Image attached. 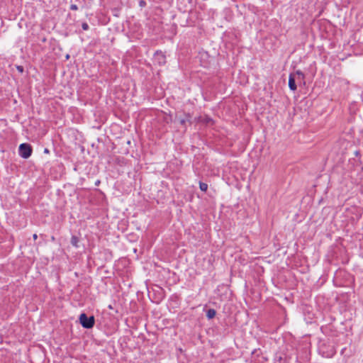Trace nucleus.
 <instances>
[{"mask_svg":"<svg viewBox=\"0 0 363 363\" xmlns=\"http://www.w3.org/2000/svg\"><path fill=\"white\" fill-rule=\"evenodd\" d=\"M79 322L84 328H91L94 325V316L87 317L85 313L79 316Z\"/></svg>","mask_w":363,"mask_h":363,"instance_id":"nucleus-1","label":"nucleus"},{"mask_svg":"<svg viewBox=\"0 0 363 363\" xmlns=\"http://www.w3.org/2000/svg\"><path fill=\"white\" fill-rule=\"evenodd\" d=\"M18 152L21 157L27 159L31 155L32 147L27 143H23L20 145Z\"/></svg>","mask_w":363,"mask_h":363,"instance_id":"nucleus-2","label":"nucleus"},{"mask_svg":"<svg viewBox=\"0 0 363 363\" xmlns=\"http://www.w3.org/2000/svg\"><path fill=\"white\" fill-rule=\"evenodd\" d=\"M154 61L159 65H163L165 63V55L162 52H156L154 55Z\"/></svg>","mask_w":363,"mask_h":363,"instance_id":"nucleus-3","label":"nucleus"},{"mask_svg":"<svg viewBox=\"0 0 363 363\" xmlns=\"http://www.w3.org/2000/svg\"><path fill=\"white\" fill-rule=\"evenodd\" d=\"M292 75H294V79L296 81V83L298 84H305L304 82V74L299 70L296 71L295 73H293Z\"/></svg>","mask_w":363,"mask_h":363,"instance_id":"nucleus-4","label":"nucleus"},{"mask_svg":"<svg viewBox=\"0 0 363 363\" xmlns=\"http://www.w3.org/2000/svg\"><path fill=\"white\" fill-rule=\"evenodd\" d=\"M289 87L291 91H295L297 88L296 81L292 74H291L289 77Z\"/></svg>","mask_w":363,"mask_h":363,"instance_id":"nucleus-5","label":"nucleus"},{"mask_svg":"<svg viewBox=\"0 0 363 363\" xmlns=\"http://www.w3.org/2000/svg\"><path fill=\"white\" fill-rule=\"evenodd\" d=\"M191 116L189 115H186L185 117H177V121L182 125L185 124L186 121L190 120Z\"/></svg>","mask_w":363,"mask_h":363,"instance_id":"nucleus-6","label":"nucleus"},{"mask_svg":"<svg viewBox=\"0 0 363 363\" xmlns=\"http://www.w3.org/2000/svg\"><path fill=\"white\" fill-rule=\"evenodd\" d=\"M215 315H216V311L214 309H209V310H208V311L206 313V316L209 319H211V318H214Z\"/></svg>","mask_w":363,"mask_h":363,"instance_id":"nucleus-7","label":"nucleus"},{"mask_svg":"<svg viewBox=\"0 0 363 363\" xmlns=\"http://www.w3.org/2000/svg\"><path fill=\"white\" fill-rule=\"evenodd\" d=\"M79 239L76 236H72L71 238V243L73 246L78 247Z\"/></svg>","mask_w":363,"mask_h":363,"instance_id":"nucleus-8","label":"nucleus"},{"mask_svg":"<svg viewBox=\"0 0 363 363\" xmlns=\"http://www.w3.org/2000/svg\"><path fill=\"white\" fill-rule=\"evenodd\" d=\"M199 187L201 191H206L208 189V185L206 183L200 182Z\"/></svg>","mask_w":363,"mask_h":363,"instance_id":"nucleus-9","label":"nucleus"},{"mask_svg":"<svg viewBox=\"0 0 363 363\" xmlns=\"http://www.w3.org/2000/svg\"><path fill=\"white\" fill-rule=\"evenodd\" d=\"M82 28H83L84 30H88V28H89V26H88V24H87V23H83V24H82Z\"/></svg>","mask_w":363,"mask_h":363,"instance_id":"nucleus-10","label":"nucleus"},{"mask_svg":"<svg viewBox=\"0 0 363 363\" xmlns=\"http://www.w3.org/2000/svg\"><path fill=\"white\" fill-rule=\"evenodd\" d=\"M70 9L72 10H74L75 11V10H77L78 7H77V6L76 4H72L71 6H70Z\"/></svg>","mask_w":363,"mask_h":363,"instance_id":"nucleus-11","label":"nucleus"},{"mask_svg":"<svg viewBox=\"0 0 363 363\" xmlns=\"http://www.w3.org/2000/svg\"><path fill=\"white\" fill-rule=\"evenodd\" d=\"M17 69H18V70L19 72H23V67H22L18 66V67H17Z\"/></svg>","mask_w":363,"mask_h":363,"instance_id":"nucleus-12","label":"nucleus"},{"mask_svg":"<svg viewBox=\"0 0 363 363\" xmlns=\"http://www.w3.org/2000/svg\"><path fill=\"white\" fill-rule=\"evenodd\" d=\"M210 121H211V118H209L206 117V120H205V122H206V123H208Z\"/></svg>","mask_w":363,"mask_h":363,"instance_id":"nucleus-13","label":"nucleus"},{"mask_svg":"<svg viewBox=\"0 0 363 363\" xmlns=\"http://www.w3.org/2000/svg\"><path fill=\"white\" fill-rule=\"evenodd\" d=\"M33 239H34V240H36V239H37V238H38V235H37L36 234H34V235H33Z\"/></svg>","mask_w":363,"mask_h":363,"instance_id":"nucleus-14","label":"nucleus"},{"mask_svg":"<svg viewBox=\"0 0 363 363\" xmlns=\"http://www.w3.org/2000/svg\"><path fill=\"white\" fill-rule=\"evenodd\" d=\"M44 152H45V153H49V150H48L47 148H45V149L44 150Z\"/></svg>","mask_w":363,"mask_h":363,"instance_id":"nucleus-15","label":"nucleus"}]
</instances>
